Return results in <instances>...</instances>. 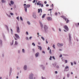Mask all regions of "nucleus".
Listing matches in <instances>:
<instances>
[{
    "mask_svg": "<svg viewBox=\"0 0 79 79\" xmlns=\"http://www.w3.org/2000/svg\"><path fill=\"white\" fill-rule=\"evenodd\" d=\"M44 27L45 32H47L48 31V27L47 26V25H44Z\"/></svg>",
    "mask_w": 79,
    "mask_h": 79,
    "instance_id": "obj_1",
    "label": "nucleus"
},
{
    "mask_svg": "<svg viewBox=\"0 0 79 79\" xmlns=\"http://www.w3.org/2000/svg\"><path fill=\"white\" fill-rule=\"evenodd\" d=\"M34 75L33 74H31L29 75V78L30 79H33Z\"/></svg>",
    "mask_w": 79,
    "mask_h": 79,
    "instance_id": "obj_2",
    "label": "nucleus"
},
{
    "mask_svg": "<svg viewBox=\"0 0 79 79\" xmlns=\"http://www.w3.org/2000/svg\"><path fill=\"white\" fill-rule=\"evenodd\" d=\"M64 71H69V67L68 66H67L65 68Z\"/></svg>",
    "mask_w": 79,
    "mask_h": 79,
    "instance_id": "obj_3",
    "label": "nucleus"
},
{
    "mask_svg": "<svg viewBox=\"0 0 79 79\" xmlns=\"http://www.w3.org/2000/svg\"><path fill=\"white\" fill-rule=\"evenodd\" d=\"M64 28L65 29V30H66V31H68V30H69V29L68 28V26H67V25H65L64 26Z\"/></svg>",
    "mask_w": 79,
    "mask_h": 79,
    "instance_id": "obj_4",
    "label": "nucleus"
},
{
    "mask_svg": "<svg viewBox=\"0 0 79 79\" xmlns=\"http://www.w3.org/2000/svg\"><path fill=\"white\" fill-rule=\"evenodd\" d=\"M57 45L58 47H62V46H63V44L58 43Z\"/></svg>",
    "mask_w": 79,
    "mask_h": 79,
    "instance_id": "obj_5",
    "label": "nucleus"
},
{
    "mask_svg": "<svg viewBox=\"0 0 79 79\" xmlns=\"http://www.w3.org/2000/svg\"><path fill=\"white\" fill-rule=\"evenodd\" d=\"M16 28H17V32H18V33H19V32H20L19 27H16Z\"/></svg>",
    "mask_w": 79,
    "mask_h": 79,
    "instance_id": "obj_6",
    "label": "nucleus"
},
{
    "mask_svg": "<svg viewBox=\"0 0 79 79\" xmlns=\"http://www.w3.org/2000/svg\"><path fill=\"white\" fill-rule=\"evenodd\" d=\"M47 19L48 20V21H51V20H52V18L51 17H47Z\"/></svg>",
    "mask_w": 79,
    "mask_h": 79,
    "instance_id": "obj_7",
    "label": "nucleus"
},
{
    "mask_svg": "<svg viewBox=\"0 0 79 79\" xmlns=\"http://www.w3.org/2000/svg\"><path fill=\"white\" fill-rule=\"evenodd\" d=\"M30 6H31V5H27L24 6V8H29Z\"/></svg>",
    "mask_w": 79,
    "mask_h": 79,
    "instance_id": "obj_8",
    "label": "nucleus"
},
{
    "mask_svg": "<svg viewBox=\"0 0 79 79\" xmlns=\"http://www.w3.org/2000/svg\"><path fill=\"white\" fill-rule=\"evenodd\" d=\"M15 37H16L17 39H19V35H18L16 34H15Z\"/></svg>",
    "mask_w": 79,
    "mask_h": 79,
    "instance_id": "obj_9",
    "label": "nucleus"
},
{
    "mask_svg": "<svg viewBox=\"0 0 79 79\" xmlns=\"http://www.w3.org/2000/svg\"><path fill=\"white\" fill-rule=\"evenodd\" d=\"M60 17H61V18H63L64 19L65 21H66V20H67V19H66V17H65L64 16H61Z\"/></svg>",
    "mask_w": 79,
    "mask_h": 79,
    "instance_id": "obj_10",
    "label": "nucleus"
},
{
    "mask_svg": "<svg viewBox=\"0 0 79 79\" xmlns=\"http://www.w3.org/2000/svg\"><path fill=\"white\" fill-rule=\"evenodd\" d=\"M69 40L70 41H71V34H69Z\"/></svg>",
    "mask_w": 79,
    "mask_h": 79,
    "instance_id": "obj_11",
    "label": "nucleus"
},
{
    "mask_svg": "<svg viewBox=\"0 0 79 79\" xmlns=\"http://www.w3.org/2000/svg\"><path fill=\"white\" fill-rule=\"evenodd\" d=\"M40 25L41 27H42V28L44 27L43 24H42V23H41V22H40Z\"/></svg>",
    "mask_w": 79,
    "mask_h": 79,
    "instance_id": "obj_12",
    "label": "nucleus"
},
{
    "mask_svg": "<svg viewBox=\"0 0 79 79\" xmlns=\"http://www.w3.org/2000/svg\"><path fill=\"white\" fill-rule=\"evenodd\" d=\"M24 70H26L27 69V66L25 65L24 67Z\"/></svg>",
    "mask_w": 79,
    "mask_h": 79,
    "instance_id": "obj_13",
    "label": "nucleus"
},
{
    "mask_svg": "<svg viewBox=\"0 0 79 79\" xmlns=\"http://www.w3.org/2000/svg\"><path fill=\"white\" fill-rule=\"evenodd\" d=\"M39 53H36L35 54V56L36 57H37L39 55Z\"/></svg>",
    "mask_w": 79,
    "mask_h": 79,
    "instance_id": "obj_14",
    "label": "nucleus"
},
{
    "mask_svg": "<svg viewBox=\"0 0 79 79\" xmlns=\"http://www.w3.org/2000/svg\"><path fill=\"white\" fill-rule=\"evenodd\" d=\"M38 47H39L38 49H40V50H42V47L41 46H38Z\"/></svg>",
    "mask_w": 79,
    "mask_h": 79,
    "instance_id": "obj_15",
    "label": "nucleus"
},
{
    "mask_svg": "<svg viewBox=\"0 0 79 79\" xmlns=\"http://www.w3.org/2000/svg\"><path fill=\"white\" fill-rule=\"evenodd\" d=\"M10 3L11 4V5H13L15 2H14L13 1H10Z\"/></svg>",
    "mask_w": 79,
    "mask_h": 79,
    "instance_id": "obj_16",
    "label": "nucleus"
},
{
    "mask_svg": "<svg viewBox=\"0 0 79 79\" xmlns=\"http://www.w3.org/2000/svg\"><path fill=\"white\" fill-rule=\"evenodd\" d=\"M46 14H44L42 16V18H45V16Z\"/></svg>",
    "mask_w": 79,
    "mask_h": 79,
    "instance_id": "obj_17",
    "label": "nucleus"
},
{
    "mask_svg": "<svg viewBox=\"0 0 79 79\" xmlns=\"http://www.w3.org/2000/svg\"><path fill=\"white\" fill-rule=\"evenodd\" d=\"M0 45H2V40H0Z\"/></svg>",
    "mask_w": 79,
    "mask_h": 79,
    "instance_id": "obj_18",
    "label": "nucleus"
},
{
    "mask_svg": "<svg viewBox=\"0 0 79 79\" xmlns=\"http://www.w3.org/2000/svg\"><path fill=\"white\" fill-rule=\"evenodd\" d=\"M15 45H18V43H17V41H15Z\"/></svg>",
    "mask_w": 79,
    "mask_h": 79,
    "instance_id": "obj_19",
    "label": "nucleus"
},
{
    "mask_svg": "<svg viewBox=\"0 0 79 79\" xmlns=\"http://www.w3.org/2000/svg\"><path fill=\"white\" fill-rule=\"evenodd\" d=\"M33 16L34 18H36V16L35 15V14L33 15Z\"/></svg>",
    "mask_w": 79,
    "mask_h": 79,
    "instance_id": "obj_20",
    "label": "nucleus"
},
{
    "mask_svg": "<svg viewBox=\"0 0 79 79\" xmlns=\"http://www.w3.org/2000/svg\"><path fill=\"white\" fill-rule=\"evenodd\" d=\"M20 19L21 21H23V18H22V17H20Z\"/></svg>",
    "mask_w": 79,
    "mask_h": 79,
    "instance_id": "obj_21",
    "label": "nucleus"
},
{
    "mask_svg": "<svg viewBox=\"0 0 79 79\" xmlns=\"http://www.w3.org/2000/svg\"><path fill=\"white\" fill-rule=\"evenodd\" d=\"M22 52L23 53H25V51H24V49H22Z\"/></svg>",
    "mask_w": 79,
    "mask_h": 79,
    "instance_id": "obj_22",
    "label": "nucleus"
},
{
    "mask_svg": "<svg viewBox=\"0 0 79 79\" xmlns=\"http://www.w3.org/2000/svg\"><path fill=\"white\" fill-rule=\"evenodd\" d=\"M69 20H68V19H67L66 21V23H69Z\"/></svg>",
    "mask_w": 79,
    "mask_h": 79,
    "instance_id": "obj_23",
    "label": "nucleus"
},
{
    "mask_svg": "<svg viewBox=\"0 0 79 79\" xmlns=\"http://www.w3.org/2000/svg\"><path fill=\"white\" fill-rule=\"evenodd\" d=\"M41 39L43 40H45V39L43 37H41Z\"/></svg>",
    "mask_w": 79,
    "mask_h": 79,
    "instance_id": "obj_24",
    "label": "nucleus"
},
{
    "mask_svg": "<svg viewBox=\"0 0 79 79\" xmlns=\"http://www.w3.org/2000/svg\"><path fill=\"white\" fill-rule=\"evenodd\" d=\"M2 3H5V1H4L3 0H2Z\"/></svg>",
    "mask_w": 79,
    "mask_h": 79,
    "instance_id": "obj_25",
    "label": "nucleus"
},
{
    "mask_svg": "<svg viewBox=\"0 0 79 79\" xmlns=\"http://www.w3.org/2000/svg\"><path fill=\"white\" fill-rule=\"evenodd\" d=\"M40 9H38V13H40Z\"/></svg>",
    "mask_w": 79,
    "mask_h": 79,
    "instance_id": "obj_26",
    "label": "nucleus"
},
{
    "mask_svg": "<svg viewBox=\"0 0 79 79\" xmlns=\"http://www.w3.org/2000/svg\"><path fill=\"white\" fill-rule=\"evenodd\" d=\"M27 23L29 24V25H30L31 24V23H30V22L29 21L27 22Z\"/></svg>",
    "mask_w": 79,
    "mask_h": 79,
    "instance_id": "obj_27",
    "label": "nucleus"
},
{
    "mask_svg": "<svg viewBox=\"0 0 79 79\" xmlns=\"http://www.w3.org/2000/svg\"><path fill=\"white\" fill-rule=\"evenodd\" d=\"M32 45H33V46H35V44H34V43H32Z\"/></svg>",
    "mask_w": 79,
    "mask_h": 79,
    "instance_id": "obj_28",
    "label": "nucleus"
},
{
    "mask_svg": "<svg viewBox=\"0 0 79 79\" xmlns=\"http://www.w3.org/2000/svg\"><path fill=\"white\" fill-rule=\"evenodd\" d=\"M25 8V11H26V12H27V8Z\"/></svg>",
    "mask_w": 79,
    "mask_h": 79,
    "instance_id": "obj_29",
    "label": "nucleus"
},
{
    "mask_svg": "<svg viewBox=\"0 0 79 79\" xmlns=\"http://www.w3.org/2000/svg\"><path fill=\"white\" fill-rule=\"evenodd\" d=\"M65 63H68V60H65Z\"/></svg>",
    "mask_w": 79,
    "mask_h": 79,
    "instance_id": "obj_30",
    "label": "nucleus"
},
{
    "mask_svg": "<svg viewBox=\"0 0 79 79\" xmlns=\"http://www.w3.org/2000/svg\"><path fill=\"white\" fill-rule=\"evenodd\" d=\"M69 74H67V77H69Z\"/></svg>",
    "mask_w": 79,
    "mask_h": 79,
    "instance_id": "obj_31",
    "label": "nucleus"
},
{
    "mask_svg": "<svg viewBox=\"0 0 79 79\" xmlns=\"http://www.w3.org/2000/svg\"><path fill=\"white\" fill-rule=\"evenodd\" d=\"M49 60H52V56H50V58H49Z\"/></svg>",
    "mask_w": 79,
    "mask_h": 79,
    "instance_id": "obj_32",
    "label": "nucleus"
},
{
    "mask_svg": "<svg viewBox=\"0 0 79 79\" xmlns=\"http://www.w3.org/2000/svg\"><path fill=\"white\" fill-rule=\"evenodd\" d=\"M41 7H43V6H44V5H43V4H42L41 5Z\"/></svg>",
    "mask_w": 79,
    "mask_h": 79,
    "instance_id": "obj_33",
    "label": "nucleus"
},
{
    "mask_svg": "<svg viewBox=\"0 0 79 79\" xmlns=\"http://www.w3.org/2000/svg\"><path fill=\"white\" fill-rule=\"evenodd\" d=\"M14 37L15 38V40H17V39L14 36Z\"/></svg>",
    "mask_w": 79,
    "mask_h": 79,
    "instance_id": "obj_34",
    "label": "nucleus"
},
{
    "mask_svg": "<svg viewBox=\"0 0 79 79\" xmlns=\"http://www.w3.org/2000/svg\"><path fill=\"white\" fill-rule=\"evenodd\" d=\"M10 30H11V32L12 34V33H13V30H12V29L11 28L10 29Z\"/></svg>",
    "mask_w": 79,
    "mask_h": 79,
    "instance_id": "obj_35",
    "label": "nucleus"
},
{
    "mask_svg": "<svg viewBox=\"0 0 79 79\" xmlns=\"http://www.w3.org/2000/svg\"><path fill=\"white\" fill-rule=\"evenodd\" d=\"M26 40H29V38H28V37H26Z\"/></svg>",
    "mask_w": 79,
    "mask_h": 79,
    "instance_id": "obj_36",
    "label": "nucleus"
},
{
    "mask_svg": "<svg viewBox=\"0 0 79 79\" xmlns=\"http://www.w3.org/2000/svg\"><path fill=\"white\" fill-rule=\"evenodd\" d=\"M16 19H18V21H19V17H17Z\"/></svg>",
    "mask_w": 79,
    "mask_h": 79,
    "instance_id": "obj_37",
    "label": "nucleus"
},
{
    "mask_svg": "<svg viewBox=\"0 0 79 79\" xmlns=\"http://www.w3.org/2000/svg\"><path fill=\"white\" fill-rule=\"evenodd\" d=\"M52 58H53V59L55 60V57L54 56H52Z\"/></svg>",
    "mask_w": 79,
    "mask_h": 79,
    "instance_id": "obj_38",
    "label": "nucleus"
},
{
    "mask_svg": "<svg viewBox=\"0 0 79 79\" xmlns=\"http://www.w3.org/2000/svg\"><path fill=\"white\" fill-rule=\"evenodd\" d=\"M52 47H53L54 48H55V45L53 44Z\"/></svg>",
    "mask_w": 79,
    "mask_h": 79,
    "instance_id": "obj_39",
    "label": "nucleus"
},
{
    "mask_svg": "<svg viewBox=\"0 0 79 79\" xmlns=\"http://www.w3.org/2000/svg\"><path fill=\"white\" fill-rule=\"evenodd\" d=\"M55 74H57V73H58V72L57 71H55Z\"/></svg>",
    "mask_w": 79,
    "mask_h": 79,
    "instance_id": "obj_40",
    "label": "nucleus"
},
{
    "mask_svg": "<svg viewBox=\"0 0 79 79\" xmlns=\"http://www.w3.org/2000/svg\"><path fill=\"white\" fill-rule=\"evenodd\" d=\"M26 34H27V35H29V34L28 33V32H27H27H26Z\"/></svg>",
    "mask_w": 79,
    "mask_h": 79,
    "instance_id": "obj_41",
    "label": "nucleus"
},
{
    "mask_svg": "<svg viewBox=\"0 0 79 79\" xmlns=\"http://www.w3.org/2000/svg\"><path fill=\"white\" fill-rule=\"evenodd\" d=\"M35 0H34L33 1V3H35Z\"/></svg>",
    "mask_w": 79,
    "mask_h": 79,
    "instance_id": "obj_42",
    "label": "nucleus"
},
{
    "mask_svg": "<svg viewBox=\"0 0 79 79\" xmlns=\"http://www.w3.org/2000/svg\"><path fill=\"white\" fill-rule=\"evenodd\" d=\"M10 14L11 15H13V14L12 13H10Z\"/></svg>",
    "mask_w": 79,
    "mask_h": 79,
    "instance_id": "obj_43",
    "label": "nucleus"
},
{
    "mask_svg": "<svg viewBox=\"0 0 79 79\" xmlns=\"http://www.w3.org/2000/svg\"><path fill=\"white\" fill-rule=\"evenodd\" d=\"M40 3V2H37V5H39V3Z\"/></svg>",
    "mask_w": 79,
    "mask_h": 79,
    "instance_id": "obj_44",
    "label": "nucleus"
},
{
    "mask_svg": "<svg viewBox=\"0 0 79 79\" xmlns=\"http://www.w3.org/2000/svg\"><path fill=\"white\" fill-rule=\"evenodd\" d=\"M59 57H60V58H61V57H62V55H60L59 56Z\"/></svg>",
    "mask_w": 79,
    "mask_h": 79,
    "instance_id": "obj_45",
    "label": "nucleus"
},
{
    "mask_svg": "<svg viewBox=\"0 0 79 79\" xmlns=\"http://www.w3.org/2000/svg\"><path fill=\"white\" fill-rule=\"evenodd\" d=\"M56 68H59V66H56Z\"/></svg>",
    "mask_w": 79,
    "mask_h": 79,
    "instance_id": "obj_46",
    "label": "nucleus"
},
{
    "mask_svg": "<svg viewBox=\"0 0 79 79\" xmlns=\"http://www.w3.org/2000/svg\"><path fill=\"white\" fill-rule=\"evenodd\" d=\"M55 15H58V13H57L56 12V13H55Z\"/></svg>",
    "mask_w": 79,
    "mask_h": 79,
    "instance_id": "obj_47",
    "label": "nucleus"
},
{
    "mask_svg": "<svg viewBox=\"0 0 79 79\" xmlns=\"http://www.w3.org/2000/svg\"><path fill=\"white\" fill-rule=\"evenodd\" d=\"M44 3H45V4H47V1H45L44 2Z\"/></svg>",
    "mask_w": 79,
    "mask_h": 79,
    "instance_id": "obj_48",
    "label": "nucleus"
},
{
    "mask_svg": "<svg viewBox=\"0 0 79 79\" xmlns=\"http://www.w3.org/2000/svg\"><path fill=\"white\" fill-rule=\"evenodd\" d=\"M74 64H76V62L74 61Z\"/></svg>",
    "mask_w": 79,
    "mask_h": 79,
    "instance_id": "obj_49",
    "label": "nucleus"
},
{
    "mask_svg": "<svg viewBox=\"0 0 79 79\" xmlns=\"http://www.w3.org/2000/svg\"><path fill=\"white\" fill-rule=\"evenodd\" d=\"M71 64L72 66H73V63H72V62H71Z\"/></svg>",
    "mask_w": 79,
    "mask_h": 79,
    "instance_id": "obj_50",
    "label": "nucleus"
},
{
    "mask_svg": "<svg viewBox=\"0 0 79 79\" xmlns=\"http://www.w3.org/2000/svg\"><path fill=\"white\" fill-rule=\"evenodd\" d=\"M29 39H32V36H31L29 38Z\"/></svg>",
    "mask_w": 79,
    "mask_h": 79,
    "instance_id": "obj_51",
    "label": "nucleus"
},
{
    "mask_svg": "<svg viewBox=\"0 0 79 79\" xmlns=\"http://www.w3.org/2000/svg\"><path fill=\"white\" fill-rule=\"evenodd\" d=\"M46 6H49V5H48V4H46Z\"/></svg>",
    "mask_w": 79,
    "mask_h": 79,
    "instance_id": "obj_52",
    "label": "nucleus"
},
{
    "mask_svg": "<svg viewBox=\"0 0 79 79\" xmlns=\"http://www.w3.org/2000/svg\"><path fill=\"white\" fill-rule=\"evenodd\" d=\"M46 44H48V41H47V40H46Z\"/></svg>",
    "mask_w": 79,
    "mask_h": 79,
    "instance_id": "obj_53",
    "label": "nucleus"
},
{
    "mask_svg": "<svg viewBox=\"0 0 79 79\" xmlns=\"http://www.w3.org/2000/svg\"><path fill=\"white\" fill-rule=\"evenodd\" d=\"M48 50H50V47H48Z\"/></svg>",
    "mask_w": 79,
    "mask_h": 79,
    "instance_id": "obj_54",
    "label": "nucleus"
},
{
    "mask_svg": "<svg viewBox=\"0 0 79 79\" xmlns=\"http://www.w3.org/2000/svg\"><path fill=\"white\" fill-rule=\"evenodd\" d=\"M59 31H60V32H61V29L59 28Z\"/></svg>",
    "mask_w": 79,
    "mask_h": 79,
    "instance_id": "obj_55",
    "label": "nucleus"
},
{
    "mask_svg": "<svg viewBox=\"0 0 79 79\" xmlns=\"http://www.w3.org/2000/svg\"><path fill=\"white\" fill-rule=\"evenodd\" d=\"M42 79H46V78H43V77H42Z\"/></svg>",
    "mask_w": 79,
    "mask_h": 79,
    "instance_id": "obj_56",
    "label": "nucleus"
},
{
    "mask_svg": "<svg viewBox=\"0 0 79 79\" xmlns=\"http://www.w3.org/2000/svg\"><path fill=\"white\" fill-rule=\"evenodd\" d=\"M42 53H44V54H45V52L44 51H43Z\"/></svg>",
    "mask_w": 79,
    "mask_h": 79,
    "instance_id": "obj_57",
    "label": "nucleus"
},
{
    "mask_svg": "<svg viewBox=\"0 0 79 79\" xmlns=\"http://www.w3.org/2000/svg\"><path fill=\"white\" fill-rule=\"evenodd\" d=\"M39 5H42V4H41V3H40V2Z\"/></svg>",
    "mask_w": 79,
    "mask_h": 79,
    "instance_id": "obj_58",
    "label": "nucleus"
},
{
    "mask_svg": "<svg viewBox=\"0 0 79 79\" xmlns=\"http://www.w3.org/2000/svg\"><path fill=\"white\" fill-rule=\"evenodd\" d=\"M71 74H73V72H72L71 73Z\"/></svg>",
    "mask_w": 79,
    "mask_h": 79,
    "instance_id": "obj_59",
    "label": "nucleus"
},
{
    "mask_svg": "<svg viewBox=\"0 0 79 79\" xmlns=\"http://www.w3.org/2000/svg\"><path fill=\"white\" fill-rule=\"evenodd\" d=\"M26 4H24V6H26Z\"/></svg>",
    "mask_w": 79,
    "mask_h": 79,
    "instance_id": "obj_60",
    "label": "nucleus"
},
{
    "mask_svg": "<svg viewBox=\"0 0 79 79\" xmlns=\"http://www.w3.org/2000/svg\"><path fill=\"white\" fill-rule=\"evenodd\" d=\"M38 44H39V45H40V43L39 42L38 43Z\"/></svg>",
    "mask_w": 79,
    "mask_h": 79,
    "instance_id": "obj_61",
    "label": "nucleus"
},
{
    "mask_svg": "<svg viewBox=\"0 0 79 79\" xmlns=\"http://www.w3.org/2000/svg\"><path fill=\"white\" fill-rule=\"evenodd\" d=\"M58 13L59 14V15H61V14H60V12H58Z\"/></svg>",
    "mask_w": 79,
    "mask_h": 79,
    "instance_id": "obj_62",
    "label": "nucleus"
},
{
    "mask_svg": "<svg viewBox=\"0 0 79 79\" xmlns=\"http://www.w3.org/2000/svg\"><path fill=\"white\" fill-rule=\"evenodd\" d=\"M9 5H10V6H11V4L10 3L9 4Z\"/></svg>",
    "mask_w": 79,
    "mask_h": 79,
    "instance_id": "obj_63",
    "label": "nucleus"
},
{
    "mask_svg": "<svg viewBox=\"0 0 79 79\" xmlns=\"http://www.w3.org/2000/svg\"><path fill=\"white\" fill-rule=\"evenodd\" d=\"M32 50H33V52H34V49H32Z\"/></svg>",
    "mask_w": 79,
    "mask_h": 79,
    "instance_id": "obj_64",
    "label": "nucleus"
}]
</instances>
